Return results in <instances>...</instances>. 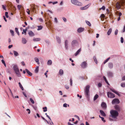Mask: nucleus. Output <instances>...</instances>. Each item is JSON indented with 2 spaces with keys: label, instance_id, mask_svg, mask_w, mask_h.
Listing matches in <instances>:
<instances>
[{
  "label": "nucleus",
  "instance_id": "obj_58",
  "mask_svg": "<svg viewBox=\"0 0 125 125\" xmlns=\"http://www.w3.org/2000/svg\"><path fill=\"white\" fill-rule=\"evenodd\" d=\"M101 17L102 18H104L105 17V16L103 14H102L101 15Z\"/></svg>",
  "mask_w": 125,
  "mask_h": 125
},
{
  "label": "nucleus",
  "instance_id": "obj_6",
  "mask_svg": "<svg viewBox=\"0 0 125 125\" xmlns=\"http://www.w3.org/2000/svg\"><path fill=\"white\" fill-rule=\"evenodd\" d=\"M112 103L113 104H118L120 103V101L118 99H115L112 100Z\"/></svg>",
  "mask_w": 125,
  "mask_h": 125
},
{
  "label": "nucleus",
  "instance_id": "obj_53",
  "mask_svg": "<svg viewBox=\"0 0 125 125\" xmlns=\"http://www.w3.org/2000/svg\"><path fill=\"white\" fill-rule=\"evenodd\" d=\"M62 19L64 22H66V19L65 18L63 17H62Z\"/></svg>",
  "mask_w": 125,
  "mask_h": 125
},
{
  "label": "nucleus",
  "instance_id": "obj_4",
  "mask_svg": "<svg viewBox=\"0 0 125 125\" xmlns=\"http://www.w3.org/2000/svg\"><path fill=\"white\" fill-rule=\"evenodd\" d=\"M71 1L72 3L75 5L81 6L82 5L81 3L79 2L78 1L76 0H71Z\"/></svg>",
  "mask_w": 125,
  "mask_h": 125
},
{
  "label": "nucleus",
  "instance_id": "obj_48",
  "mask_svg": "<svg viewBox=\"0 0 125 125\" xmlns=\"http://www.w3.org/2000/svg\"><path fill=\"white\" fill-rule=\"evenodd\" d=\"M70 85L71 86H72V79L71 78L70 79Z\"/></svg>",
  "mask_w": 125,
  "mask_h": 125
},
{
  "label": "nucleus",
  "instance_id": "obj_45",
  "mask_svg": "<svg viewBox=\"0 0 125 125\" xmlns=\"http://www.w3.org/2000/svg\"><path fill=\"white\" fill-rule=\"evenodd\" d=\"M102 85V83H99L98 84V87H101Z\"/></svg>",
  "mask_w": 125,
  "mask_h": 125
},
{
  "label": "nucleus",
  "instance_id": "obj_34",
  "mask_svg": "<svg viewBox=\"0 0 125 125\" xmlns=\"http://www.w3.org/2000/svg\"><path fill=\"white\" fill-rule=\"evenodd\" d=\"M13 53L14 55H15L16 56H17L18 55V53L15 51H13Z\"/></svg>",
  "mask_w": 125,
  "mask_h": 125
},
{
  "label": "nucleus",
  "instance_id": "obj_21",
  "mask_svg": "<svg viewBox=\"0 0 125 125\" xmlns=\"http://www.w3.org/2000/svg\"><path fill=\"white\" fill-rule=\"evenodd\" d=\"M63 73V71L62 69H61L60 70L59 72V75H62Z\"/></svg>",
  "mask_w": 125,
  "mask_h": 125
},
{
  "label": "nucleus",
  "instance_id": "obj_9",
  "mask_svg": "<svg viewBox=\"0 0 125 125\" xmlns=\"http://www.w3.org/2000/svg\"><path fill=\"white\" fill-rule=\"evenodd\" d=\"M28 34L31 37H32L34 35V33L31 31H29Z\"/></svg>",
  "mask_w": 125,
  "mask_h": 125
},
{
  "label": "nucleus",
  "instance_id": "obj_59",
  "mask_svg": "<svg viewBox=\"0 0 125 125\" xmlns=\"http://www.w3.org/2000/svg\"><path fill=\"white\" fill-rule=\"evenodd\" d=\"M101 119L102 121H103L104 122H105V121L104 120V118L103 117H101Z\"/></svg>",
  "mask_w": 125,
  "mask_h": 125
},
{
  "label": "nucleus",
  "instance_id": "obj_54",
  "mask_svg": "<svg viewBox=\"0 0 125 125\" xmlns=\"http://www.w3.org/2000/svg\"><path fill=\"white\" fill-rule=\"evenodd\" d=\"M111 91L113 92L114 93H115L116 91H115L114 89H110Z\"/></svg>",
  "mask_w": 125,
  "mask_h": 125
},
{
  "label": "nucleus",
  "instance_id": "obj_52",
  "mask_svg": "<svg viewBox=\"0 0 125 125\" xmlns=\"http://www.w3.org/2000/svg\"><path fill=\"white\" fill-rule=\"evenodd\" d=\"M27 12L28 14H30V11L29 9H28L27 10Z\"/></svg>",
  "mask_w": 125,
  "mask_h": 125
},
{
  "label": "nucleus",
  "instance_id": "obj_25",
  "mask_svg": "<svg viewBox=\"0 0 125 125\" xmlns=\"http://www.w3.org/2000/svg\"><path fill=\"white\" fill-rule=\"evenodd\" d=\"M34 60L38 64H40V62H39V59L37 58H34Z\"/></svg>",
  "mask_w": 125,
  "mask_h": 125
},
{
  "label": "nucleus",
  "instance_id": "obj_33",
  "mask_svg": "<svg viewBox=\"0 0 125 125\" xmlns=\"http://www.w3.org/2000/svg\"><path fill=\"white\" fill-rule=\"evenodd\" d=\"M85 22L89 26H91V24L90 22L87 21H86Z\"/></svg>",
  "mask_w": 125,
  "mask_h": 125
},
{
  "label": "nucleus",
  "instance_id": "obj_55",
  "mask_svg": "<svg viewBox=\"0 0 125 125\" xmlns=\"http://www.w3.org/2000/svg\"><path fill=\"white\" fill-rule=\"evenodd\" d=\"M65 88L66 89H68L69 88V86L68 85H65Z\"/></svg>",
  "mask_w": 125,
  "mask_h": 125
},
{
  "label": "nucleus",
  "instance_id": "obj_8",
  "mask_svg": "<svg viewBox=\"0 0 125 125\" xmlns=\"http://www.w3.org/2000/svg\"><path fill=\"white\" fill-rule=\"evenodd\" d=\"M101 106L103 109H105L106 108V104L104 102H103L102 103Z\"/></svg>",
  "mask_w": 125,
  "mask_h": 125
},
{
  "label": "nucleus",
  "instance_id": "obj_18",
  "mask_svg": "<svg viewBox=\"0 0 125 125\" xmlns=\"http://www.w3.org/2000/svg\"><path fill=\"white\" fill-rule=\"evenodd\" d=\"M27 41L26 39L24 38H22V42L23 44H25L26 43Z\"/></svg>",
  "mask_w": 125,
  "mask_h": 125
},
{
  "label": "nucleus",
  "instance_id": "obj_14",
  "mask_svg": "<svg viewBox=\"0 0 125 125\" xmlns=\"http://www.w3.org/2000/svg\"><path fill=\"white\" fill-rule=\"evenodd\" d=\"M77 42V41L76 40H73L72 42V45L73 46H74L75 44Z\"/></svg>",
  "mask_w": 125,
  "mask_h": 125
},
{
  "label": "nucleus",
  "instance_id": "obj_38",
  "mask_svg": "<svg viewBox=\"0 0 125 125\" xmlns=\"http://www.w3.org/2000/svg\"><path fill=\"white\" fill-rule=\"evenodd\" d=\"M102 9L103 10H104L105 9V8L104 6H103L102 7L99 9V10H101Z\"/></svg>",
  "mask_w": 125,
  "mask_h": 125
},
{
  "label": "nucleus",
  "instance_id": "obj_30",
  "mask_svg": "<svg viewBox=\"0 0 125 125\" xmlns=\"http://www.w3.org/2000/svg\"><path fill=\"white\" fill-rule=\"evenodd\" d=\"M39 66H36L35 69V73H37L39 71Z\"/></svg>",
  "mask_w": 125,
  "mask_h": 125
},
{
  "label": "nucleus",
  "instance_id": "obj_44",
  "mask_svg": "<svg viewBox=\"0 0 125 125\" xmlns=\"http://www.w3.org/2000/svg\"><path fill=\"white\" fill-rule=\"evenodd\" d=\"M121 42L122 43L124 42V39L123 37H122L121 38Z\"/></svg>",
  "mask_w": 125,
  "mask_h": 125
},
{
  "label": "nucleus",
  "instance_id": "obj_42",
  "mask_svg": "<svg viewBox=\"0 0 125 125\" xmlns=\"http://www.w3.org/2000/svg\"><path fill=\"white\" fill-rule=\"evenodd\" d=\"M30 100L32 104H34V101L31 98H30Z\"/></svg>",
  "mask_w": 125,
  "mask_h": 125
},
{
  "label": "nucleus",
  "instance_id": "obj_41",
  "mask_svg": "<svg viewBox=\"0 0 125 125\" xmlns=\"http://www.w3.org/2000/svg\"><path fill=\"white\" fill-rule=\"evenodd\" d=\"M38 28L37 29L38 30H41L42 29V26H38Z\"/></svg>",
  "mask_w": 125,
  "mask_h": 125
},
{
  "label": "nucleus",
  "instance_id": "obj_32",
  "mask_svg": "<svg viewBox=\"0 0 125 125\" xmlns=\"http://www.w3.org/2000/svg\"><path fill=\"white\" fill-rule=\"evenodd\" d=\"M15 30L17 34L19 35H20V33H19L18 30V29L17 28H15Z\"/></svg>",
  "mask_w": 125,
  "mask_h": 125
},
{
  "label": "nucleus",
  "instance_id": "obj_22",
  "mask_svg": "<svg viewBox=\"0 0 125 125\" xmlns=\"http://www.w3.org/2000/svg\"><path fill=\"white\" fill-rule=\"evenodd\" d=\"M37 10H37L35 7L33 8L32 9V11L36 13H37L36 12Z\"/></svg>",
  "mask_w": 125,
  "mask_h": 125
},
{
  "label": "nucleus",
  "instance_id": "obj_23",
  "mask_svg": "<svg viewBox=\"0 0 125 125\" xmlns=\"http://www.w3.org/2000/svg\"><path fill=\"white\" fill-rule=\"evenodd\" d=\"M56 39L58 42L59 43H60L61 42V40L60 38L59 37H56Z\"/></svg>",
  "mask_w": 125,
  "mask_h": 125
},
{
  "label": "nucleus",
  "instance_id": "obj_16",
  "mask_svg": "<svg viewBox=\"0 0 125 125\" xmlns=\"http://www.w3.org/2000/svg\"><path fill=\"white\" fill-rule=\"evenodd\" d=\"M115 109L117 111H119L120 110V108L118 105H116L115 106Z\"/></svg>",
  "mask_w": 125,
  "mask_h": 125
},
{
  "label": "nucleus",
  "instance_id": "obj_10",
  "mask_svg": "<svg viewBox=\"0 0 125 125\" xmlns=\"http://www.w3.org/2000/svg\"><path fill=\"white\" fill-rule=\"evenodd\" d=\"M84 30V28H80L78 29L77 31L78 32L80 33L83 31Z\"/></svg>",
  "mask_w": 125,
  "mask_h": 125
},
{
  "label": "nucleus",
  "instance_id": "obj_39",
  "mask_svg": "<svg viewBox=\"0 0 125 125\" xmlns=\"http://www.w3.org/2000/svg\"><path fill=\"white\" fill-rule=\"evenodd\" d=\"M10 32L11 33L12 36H14V34L13 31L12 30H10Z\"/></svg>",
  "mask_w": 125,
  "mask_h": 125
},
{
  "label": "nucleus",
  "instance_id": "obj_20",
  "mask_svg": "<svg viewBox=\"0 0 125 125\" xmlns=\"http://www.w3.org/2000/svg\"><path fill=\"white\" fill-rule=\"evenodd\" d=\"M81 51V48H80L75 53V56H77L79 53V52Z\"/></svg>",
  "mask_w": 125,
  "mask_h": 125
},
{
  "label": "nucleus",
  "instance_id": "obj_1",
  "mask_svg": "<svg viewBox=\"0 0 125 125\" xmlns=\"http://www.w3.org/2000/svg\"><path fill=\"white\" fill-rule=\"evenodd\" d=\"M110 116L113 119H117V117L119 113L116 111L112 110L110 111Z\"/></svg>",
  "mask_w": 125,
  "mask_h": 125
},
{
  "label": "nucleus",
  "instance_id": "obj_56",
  "mask_svg": "<svg viewBox=\"0 0 125 125\" xmlns=\"http://www.w3.org/2000/svg\"><path fill=\"white\" fill-rule=\"evenodd\" d=\"M2 8L4 10H6V9L5 8V7L4 5H2Z\"/></svg>",
  "mask_w": 125,
  "mask_h": 125
},
{
  "label": "nucleus",
  "instance_id": "obj_62",
  "mask_svg": "<svg viewBox=\"0 0 125 125\" xmlns=\"http://www.w3.org/2000/svg\"><path fill=\"white\" fill-rule=\"evenodd\" d=\"M58 3V2L57 1H55V2H52V4H57Z\"/></svg>",
  "mask_w": 125,
  "mask_h": 125
},
{
  "label": "nucleus",
  "instance_id": "obj_15",
  "mask_svg": "<svg viewBox=\"0 0 125 125\" xmlns=\"http://www.w3.org/2000/svg\"><path fill=\"white\" fill-rule=\"evenodd\" d=\"M26 73L30 76H31L32 75V73L30 72L27 69H25Z\"/></svg>",
  "mask_w": 125,
  "mask_h": 125
},
{
  "label": "nucleus",
  "instance_id": "obj_40",
  "mask_svg": "<svg viewBox=\"0 0 125 125\" xmlns=\"http://www.w3.org/2000/svg\"><path fill=\"white\" fill-rule=\"evenodd\" d=\"M110 57H109L104 62V64H105V63L107 62L109 60V59H110Z\"/></svg>",
  "mask_w": 125,
  "mask_h": 125
},
{
  "label": "nucleus",
  "instance_id": "obj_28",
  "mask_svg": "<svg viewBox=\"0 0 125 125\" xmlns=\"http://www.w3.org/2000/svg\"><path fill=\"white\" fill-rule=\"evenodd\" d=\"M19 86L21 88V89L22 90H24V88L20 82H19Z\"/></svg>",
  "mask_w": 125,
  "mask_h": 125
},
{
  "label": "nucleus",
  "instance_id": "obj_47",
  "mask_svg": "<svg viewBox=\"0 0 125 125\" xmlns=\"http://www.w3.org/2000/svg\"><path fill=\"white\" fill-rule=\"evenodd\" d=\"M26 111L28 112V114H29L30 113L31 111L30 109H28L26 110Z\"/></svg>",
  "mask_w": 125,
  "mask_h": 125
},
{
  "label": "nucleus",
  "instance_id": "obj_3",
  "mask_svg": "<svg viewBox=\"0 0 125 125\" xmlns=\"http://www.w3.org/2000/svg\"><path fill=\"white\" fill-rule=\"evenodd\" d=\"M90 88V86L89 85H87L84 89V93L85 96L88 97L89 95V89Z\"/></svg>",
  "mask_w": 125,
  "mask_h": 125
},
{
  "label": "nucleus",
  "instance_id": "obj_51",
  "mask_svg": "<svg viewBox=\"0 0 125 125\" xmlns=\"http://www.w3.org/2000/svg\"><path fill=\"white\" fill-rule=\"evenodd\" d=\"M118 30H117L116 29L115 31V35H116L118 33Z\"/></svg>",
  "mask_w": 125,
  "mask_h": 125
},
{
  "label": "nucleus",
  "instance_id": "obj_13",
  "mask_svg": "<svg viewBox=\"0 0 125 125\" xmlns=\"http://www.w3.org/2000/svg\"><path fill=\"white\" fill-rule=\"evenodd\" d=\"M120 7L121 6L119 3L117 2L116 5V8L118 9H119L120 8Z\"/></svg>",
  "mask_w": 125,
  "mask_h": 125
},
{
  "label": "nucleus",
  "instance_id": "obj_36",
  "mask_svg": "<svg viewBox=\"0 0 125 125\" xmlns=\"http://www.w3.org/2000/svg\"><path fill=\"white\" fill-rule=\"evenodd\" d=\"M121 86L123 87H125V83H122L121 84Z\"/></svg>",
  "mask_w": 125,
  "mask_h": 125
},
{
  "label": "nucleus",
  "instance_id": "obj_60",
  "mask_svg": "<svg viewBox=\"0 0 125 125\" xmlns=\"http://www.w3.org/2000/svg\"><path fill=\"white\" fill-rule=\"evenodd\" d=\"M115 93L118 96L120 95V94L117 91H116Z\"/></svg>",
  "mask_w": 125,
  "mask_h": 125
},
{
  "label": "nucleus",
  "instance_id": "obj_27",
  "mask_svg": "<svg viewBox=\"0 0 125 125\" xmlns=\"http://www.w3.org/2000/svg\"><path fill=\"white\" fill-rule=\"evenodd\" d=\"M108 66L110 68H112L113 67V65L112 63H109L108 64Z\"/></svg>",
  "mask_w": 125,
  "mask_h": 125
},
{
  "label": "nucleus",
  "instance_id": "obj_35",
  "mask_svg": "<svg viewBox=\"0 0 125 125\" xmlns=\"http://www.w3.org/2000/svg\"><path fill=\"white\" fill-rule=\"evenodd\" d=\"M93 58L96 64H97V61L95 56H94Z\"/></svg>",
  "mask_w": 125,
  "mask_h": 125
},
{
  "label": "nucleus",
  "instance_id": "obj_2",
  "mask_svg": "<svg viewBox=\"0 0 125 125\" xmlns=\"http://www.w3.org/2000/svg\"><path fill=\"white\" fill-rule=\"evenodd\" d=\"M13 68L15 71L17 75V76L20 77L21 76V75L20 74L18 66L16 65H14L13 66Z\"/></svg>",
  "mask_w": 125,
  "mask_h": 125
},
{
  "label": "nucleus",
  "instance_id": "obj_43",
  "mask_svg": "<svg viewBox=\"0 0 125 125\" xmlns=\"http://www.w3.org/2000/svg\"><path fill=\"white\" fill-rule=\"evenodd\" d=\"M8 14V13L7 12H5V15L7 18H8L9 17Z\"/></svg>",
  "mask_w": 125,
  "mask_h": 125
},
{
  "label": "nucleus",
  "instance_id": "obj_12",
  "mask_svg": "<svg viewBox=\"0 0 125 125\" xmlns=\"http://www.w3.org/2000/svg\"><path fill=\"white\" fill-rule=\"evenodd\" d=\"M107 75L109 77H111L113 76V73L111 72H109L107 73Z\"/></svg>",
  "mask_w": 125,
  "mask_h": 125
},
{
  "label": "nucleus",
  "instance_id": "obj_19",
  "mask_svg": "<svg viewBox=\"0 0 125 125\" xmlns=\"http://www.w3.org/2000/svg\"><path fill=\"white\" fill-rule=\"evenodd\" d=\"M100 112L101 115L103 116H106L105 114L104 113V112L103 111L101 110H100Z\"/></svg>",
  "mask_w": 125,
  "mask_h": 125
},
{
  "label": "nucleus",
  "instance_id": "obj_11",
  "mask_svg": "<svg viewBox=\"0 0 125 125\" xmlns=\"http://www.w3.org/2000/svg\"><path fill=\"white\" fill-rule=\"evenodd\" d=\"M68 41L67 40H66L65 41V47L66 49H68Z\"/></svg>",
  "mask_w": 125,
  "mask_h": 125
},
{
  "label": "nucleus",
  "instance_id": "obj_46",
  "mask_svg": "<svg viewBox=\"0 0 125 125\" xmlns=\"http://www.w3.org/2000/svg\"><path fill=\"white\" fill-rule=\"evenodd\" d=\"M27 30V29L26 28L25 29H23V32L25 33V34H26V31Z\"/></svg>",
  "mask_w": 125,
  "mask_h": 125
},
{
  "label": "nucleus",
  "instance_id": "obj_31",
  "mask_svg": "<svg viewBox=\"0 0 125 125\" xmlns=\"http://www.w3.org/2000/svg\"><path fill=\"white\" fill-rule=\"evenodd\" d=\"M103 78L104 79V80H105V82H106V83L108 85H109L110 84H109V83H108V82L107 81V79L106 78V77L104 76H103Z\"/></svg>",
  "mask_w": 125,
  "mask_h": 125
},
{
  "label": "nucleus",
  "instance_id": "obj_50",
  "mask_svg": "<svg viewBox=\"0 0 125 125\" xmlns=\"http://www.w3.org/2000/svg\"><path fill=\"white\" fill-rule=\"evenodd\" d=\"M21 7V6L20 5H18L17 6L19 10H20Z\"/></svg>",
  "mask_w": 125,
  "mask_h": 125
},
{
  "label": "nucleus",
  "instance_id": "obj_64",
  "mask_svg": "<svg viewBox=\"0 0 125 125\" xmlns=\"http://www.w3.org/2000/svg\"><path fill=\"white\" fill-rule=\"evenodd\" d=\"M125 31V25L124 26L123 29V32H124Z\"/></svg>",
  "mask_w": 125,
  "mask_h": 125
},
{
  "label": "nucleus",
  "instance_id": "obj_29",
  "mask_svg": "<svg viewBox=\"0 0 125 125\" xmlns=\"http://www.w3.org/2000/svg\"><path fill=\"white\" fill-rule=\"evenodd\" d=\"M98 97V95L97 94H96L94 96V101L96 100Z\"/></svg>",
  "mask_w": 125,
  "mask_h": 125
},
{
  "label": "nucleus",
  "instance_id": "obj_7",
  "mask_svg": "<svg viewBox=\"0 0 125 125\" xmlns=\"http://www.w3.org/2000/svg\"><path fill=\"white\" fill-rule=\"evenodd\" d=\"M81 65L82 68H84L87 67V64L86 62H84L82 63Z\"/></svg>",
  "mask_w": 125,
  "mask_h": 125
},
{
  "label": "nucleus",
  "instance_id": "obj_24",
  "mask_svg": "<svg viewBox=\"0 0 125 125\" xmlns=\"http://www.w3.org/2000/svg\"><path fill=\"white\" fill-rule=\"evenodd\" d=\"M112 31V30L111 28L110 29L108 30L107 32V34L108 35H109L111 33Z\"/></svg>",
  "mask_w": 125,
  "mask_h": 125
},
{
  "label": "nucleus",
  "instance_id": "obj_57",
  "mask_svg": "<svg viewBox=\"0 0 125 125\" xmlns=\"http://www.w3.org/2000/svg\"><path fill=\"white\" fill-rule=\"evenodd\" d=\"M67 104L66 103H65L63 104V106L64 107H67Z\"/></svg>",
  "mask_w": 125,
  "mask_h": 125
},
{
  "label": "nucleus",
  "instance_id": "obj_17",
  "mask_svg": "<svg viewBox=\"0 0 125 125\" xmlns=\"http://www.w3.org/2000/svg\"><path fill=\"white\" fill-rule=\"evenodd\" d=\"M41 40V39L40 38H34L33 39V40L34 42L38 41Z\"/></svg>",
  "mask_w": 125,
  "mask_h": 125
},
{
  "label": "nucleus",
  "instance_id": "obj_61",
  "mask_svg": "<svg viewBox=\"0 0 125 125\" xmlns=\"http://www.w3.org/2000/svg\"><path fill=\"white\" fill-rule=\"evenodd\" d=\"M3 19L5 21L7 22V20L5 17V16H3Z\"/></svg>",
  "mask_w": 125,
  "mask_h": 125
},
{
  "label": "nucleus",
  "instance_id": "obj_26",
  "mask_svg": "<svg viewBox=\"0 0 125 125\" xmlns=\"http://www.w3.org/2000/svg\"><path fill=\"white\" fill-rule=\"evenodd\" d=\"M52 63V61L51 60H49L47 62V64L48 65H51Z\"/></svg>",
  "mask_w": 125,
  "mask_h": 125
},
{
  "label": "nucleus",
  "instance_id": "obj_5",
  "mask_svg": "<svg viewBox=\"0 0 125 125\" xmlns=\"http://www.w3.org/2000/svg\"><path fill=\"white\" fill-rule=\"evenodd\" d=\"M108 97L110 98H113L115 97L114 94L111 92H108L107 93Z\"/></svg>",
  "mask_w": 125,
  "mask_h": 125
},
{
  "label": "nucleus",
  "instance_id": "obj_63",
  "mask_svg": "<svg viewBox=\"0 0 125 125\" xmlns=\"http://www.w3.org/2000/svg\"><path fill=\"white\" fill-rule=\"evenodd\" d=\"M13 45H10L8 46V48L9 49L11 47H12Z\"/></svg>",
  "mask_w": 125,
  "mask_h": 125
},
{
  "label": "nucleus",
  "instance_id": "obj_49",
  "mask_svg": "<svg viewBox=\"0 0 125 125\" xmlns=\"http://www.w3.org/2000/svg\"><path fill=\"white\" fill-rule=\"evenodd\" d=\"M122 81H124L125 80V75L123 76L122 78Z\"/></svg>",
  "mask_w": 125,
  "mask_h": 125
},
{
  "label": "nucleus",
  "instance_id": "obj_37",
  "mask_svg": "<svg viewBox=\"0 0 125 125\" xmlns=\"http://www.w3.org/2000/svg\"><path fill=\"white\" fill-rule=\"evenodd\" d=\"M47 107H46L43 108V111L44 112H45L47 111Z\"/></svg>",
  "mask_w": 125,
  "mask_h": 125
}]
</instances>
